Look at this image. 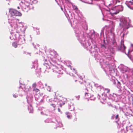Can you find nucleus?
Here are the masks:
<instances>
[{
  "mask_svg": "<svg viewBox=\"0 0 133 133\" xmlns=\"http://www.w3.org/2000/svg\"><path fill=\"white\" fill-rule=\"evenodd\" d=\"M9 12L11 15L8 17V21L11 26L16 27L17 24H19L18 23H23L19 22V20L16 19L15 17V16H20L21 15V14L20 12L15 9H11L9 10Z\"/></svg>",
  "mask_w": 133,
  "mask_h": 133,
  "instance_id": "obj_1",
  "label": "nucleus"
},
{
  "mask_svg": "<svg viewBox=\"0 0 133 133\" xmlns=\"http://www.w3.org/2000/svg\"><path fill=\"white\" fill-rule=\"evenodd\" d=\"M19 24H17L16 27L11 26L14 28L13 29H12L10 32L11 35L10 36V38L11 39H17V36H18L19 34H23L26 28L24 26L23 23H19Z\"/></svg>",
  "mask_w": 133,
  "mask_h": 133,
  "instance_id": "obj_2",
  "label": "nucleus"
},
{
  "mask_svg": "<svg viewBox=\"0 0 133 133\" xmlns=\"http://www.w3.org/2000/svg\"><path fill=\"white\" fill-rule=\"evenodd\" d=\"M32 0H23L20 3L22 10L25 12H27L30 9L29 2Z\"/></svg>",
  "mask_w": 133,
  "mask_h": 133,
  "instance_id": "obj_3",
  "label": "nucleus"
},
{
  "mask_svg": "<svg viewBox=\"0 0 133 133\" xmlns=\"http://www.w3.org/2000/svg\"><path fill=\"white\" fill-rule=\"evenodd\" d=\"M82 26H77L75 30V32L76 36L78 37V39L79 41L84 38L83 32L82 31L81 28Z\"/></svg>",
  "mask_w": 133,
  "mask_h": 133,
  "instance_id": "obj_4",
  "label": "nucleus"
},
{
  "mask_svg": "<svg viewBox=\"0 0 133 133\" xmlns=\"http://www.w3.org/2000/svg\"><path fill=\"white\" fill-rule=\"evenodd\" d=\"M79 41L84 47L87 50H90L92 46L91 45L90 42L89 41L85 40V38L84 37L81 40H79Z\"/></svg>",
  "mask_w": 133,
  "mask_h": 133,
  "instance_id": "obj_5",
  "label": "nucleus"
},
{
  "mask_svg": "<svg viewBox=\"0 0 133 133\" xmlns=\"http://www.w3.org/2000/svg\"><path fill=\"white\" fill-rule=\"evenodd\" d=\"M19 36L17 39V44H22L24 43H25V40L24 36V33L23 34H19Z\"/></svg>",
  "mask_w": 133,
  "mask_h": 133,
  "instance_id": "obj_6",
  "label": "nucleus"
},
{
  "mask_svg": "<svg viewBox=\"0 0 133 133\" xmlns=\"http://www.w3.org/2000/svg\"><path fill=\"white\" fill-rule=\"evenodd\" d=\"M114 71L113 70H109V71H108L107 74H108V76L109 78L110 79L111 81L115 85L116 84V82L115 80V77L114 76Z\"/></svg>",
  "mask_w": 133,
  "mask_h": 133,
  "instance_id": "obj_7",
  "label": "nucleus"
},
{
  "mask_svg": "<svg viewBox=\"0 0 133 133\" xmlns=\"http://www.w3.org/2000/svg\"><path fill=\"white\" fill-rule=\"evenodd\" d=\"M116 10V12H112V14H116L118 13L119 11H121L123 10V7L122 5H118L117 6H116L115 8H114L112 10V11Z\"/></svg>",
  "mask_w": 133,
  "mask_h": 133,
  "instance_id": "obj_8",
  "label": "nucleus"
},
{
  "mask_svg": "<svg viewBox=\"0 0 133 133\" xmlns=\"http://www.w3.org/2000/svg\"><path fill=\"white\" fill-rule=\"evenodd\" d=\"M120 24H122V26L126 29H128L130 26V24L128 23L127 20L124 19L122 20Z\"/></svg>",
  "mask_w": 133,
  "mask_h": 133,
  "instance_id": "obj_9",
  "label": "nucleus"
},
{
  "mask_svg": "<svg viewBox=\"0 0 133 133\" xmlns=\"http://www.w3.org/2000/svg\"><path fill=\"white\" fill-rule=\"evenodd\" d=\"M27 99V101L28 103L29 104H30L32 102V100L31 98H29V97H26ZM28 109L29 111V113H32L33 111V109L31 105L30 104L29 106H28Z\"/></svg>",
  "mask_w": 133,
  "mask_h": 133,
  "instance_id": "obj_10",
  "label": "nucleus"
},
{
  "mask_svg": "<svg viewBox=\"0 0 133 133\" xmlns=\"http://www.w3.org/2000/svg\"><path fill=\"white\" fill-rule=\"evenodd\" d=\"M53 66L54 68L52 69L53 70V72H56L58 74H63V70L62 69H59L56 66Z\"/></svg>",
  "mask_w": 133,
  "mask_h": 133,
  "instance_id": "obj_11",
  "label": "nucleus"
},
{
  "mask_svg": "<svg viewBox=\"0 0 133 133\" xmlns=\"http://www.w3.org/2000/svg\"><path fill=\"white\" fill-rule=\"evenodd\" d=\"M51 65V66H50V65H49V64L48 63H46L45 62V63L43 65V68H52L53 65H54V64H53V63H54V61L51 60V61H49Z\"/></svg>",
  "mask_w": 133,
  "mask_h": 133,
  "instance_id": "obj_12",
  "label": "nucleus"
},
{
  "mask_svg": "<svg viewBox=\"0 0 133 133\" xmlns=\"http://www.w3.org/2000/svg\"><path fill=\"white\" fill-rule=\"evenodd\" d=\"M121 71L123 73L128 71L129 70V69L127 66L121 65L120 68Z\"/></svg>",
  "mask_w": 133,
  "mask_h": 133,
  "instance_id": "obj_13",
  "label": "nucleus"
},
{
  "mask_svg": "<svg viewBox=\"0 0 133 133\" xmlns=\"http://www.w3.org/2000/svg\"><path fill=\"white\" fill-rule=\"evenodd\" d=\"M98 50V48L96 46L94 45L93 47L92 46L90 49V51H91L92 52H95V55L97 54V51Z\"/></svg>",
  "mask_w": 133,
  "mask_h": 133,
  "instance_id": "obj_14",
  "label": "nucleus"
},
{
  "mask_svg": "<svg viewBox=\"0 0 133 133\" xmlns=\"http://www.w3.org/2000/svg\"><path fill=\"white\" fill-rule=\"evenodd\" d=\"M125 3L129 8L131 9H133V2L132 1H126Z\"/></svg>",
  "mask_w": 133,
  "mask_h": 133,
  "instance_id": "obj_15",
  "label": "nucleus"
},
{
  "mask_svg": "<svg viewBox=\"0 0 133 133\" xmlns=\"http://www.w3.org/2000/svg\"><path fill=\"white\" fill-rule=\"evenodd\" d=\"M124 34L123 33L122 36V38H123L122 39L121 41V42L120 45V48L121 49H123L124 50L126 48V47L124 46V41L123 40V39H124Z\"/></svg>",
  "mask_w": 133,
  "mask_h": 133,
  "instance_id": "obj_16",
  "label": "nucleus"
},
{
  "mask_svg": "<svg viewBox=\"0 0 133 133\" xmlns=\"http://www.w3.org/2000/svg\"><path fill=\"white\" fill-rule=\"evenodd\" d=\"M98 36V34H95L94 32L91 35V36L90 37V38L91 40H94Z\"/></svg>",
  "mask_w": 133,
  "mask_h": 133,
  "instance_id": "obj_17",
  "label": "nucleus"
},
{
  "mask_svg": "<svg viewBox=\"0 0 133 133\" xmlns=\"http://www.w3.org/2000/svg\"><path fill=\"white\" fill-rule=\"evenodd\" d=\"M69 109L71 111H72L74 109V107L73 104L71 103H70V104H69Z\"/></svg>",
  "mask_w": 133,
  "mask_h": 133,
  "instance_id": "obj_18",
  "label": "nucleus"
},
{
  "mask_svg": "<svg viewBox=\"0 0 133 133\" xmlns=\"http://www.w3.org/2000/svg\"><path fill=\"white\" fill-rule=\"evenodd\" d=\"M95 85L97 88V89L98 90L102 91L104 90V88L101 86H98V84H95Z\"/></svg>",
  "mask_w": 133,
  "mask_h": 133,
  "instance_id": "obj_19",
  "label": "nucleus"
},
{
  "mask_svg": "<svg viewBox=\"0 0 133 133\" xmlns=\"http://www.w3.org/2000/svg\"><path fill=\"white\" fill-rule=\"evenodd\" d=\"M25 91H28L31 90V88L29 85H26L25 87Z\"/></svg>",
  "mask_w": 133,
  "mask_h": 133,
  "instance_id": "obj_20",
  "label": "nucleus"
},
{
  "mask_svg": "<svg viewBox=\"0 0 133 133\" xmlns=\"http://www.w3.org/2000/svg\"><path fill=\"white\" fill-rule=\"evenodd\" d=\"M56 124V126L57 127H61L62 126V124L61 122L60 121H56V122L55 123Z\"/></svg>",
  "mask_w": 133,
  "mask_h": 133,
  "instance_id": "obj_21",
  "label": "nucleus"
},
{
  "mask_svg": "<svg viewBox=\"0 0 133 133\" xmlns=\"http://www.w3.org/2000/svg\"><path fill=\"white\" fill-rule=\"evenodd\" d=\"M82 2L89 4H91L92 0H80Z\"/></svg>",
  "mask_w": 133,
  "mask_h": 133,
  "instance_id": "obj_22",
  "label": "nucleus"
},
{
  "mask_svg": "<svg viewBox=\"0 0 133 133\" xmlns=\"http://www.w3.org/2000/svg\"><path fill=\"white\" fill-rule=\"evenodd\" d=\"M112 45L115 47H116L117 46V43L114 37H113V41L112 42Z\"/></svg>",
  "mask_w": 133,
  "mask_h": 133,
  "instance_id": "obj_23",
  "label": "nucleus"
},
{
  "mask_svg": "<svg viewBox=\"0 0 133 133\" xmlns=\"http://www.w3.org/2000/svg\"><path fill=\"white\" fill-rule=\"evenodd\" d=\"M66 115H67V117L69 119L71 118L72 116L68 112H66L65 113Z\"/></svg>",
  "mask_w": 133,
  "mask_h": 133,
  "instance_id": "obj_24",
  "label": "nucleus"
},
{
  "mask_svg": "<svg viewBox=\"0 0 133 133\" xmlns=\"http://www.w3.org/2000/svg\"><path fill=\"white\" fill-rule=\"evenodd\" d=\"M54 102L55 103H56V101H52V103H50V104L53 107H54V110H55V107L56 106L55 104V103H54Z\"/></svg>",
  "mask_w": 133,
  "mask_h": 133,
  "instance_id": "obj_25",
  "label": "nucleus"
},
{
  "mask_svg": "<svg viewBox=\"0 0 133 133\" xmlns=\"http://www.w3.org/2000/svg\"><path fill=\"white\" fill-rule=\"evenodd\" d=\"M33 66L34 68L35 67H37L38 66L37 61H35L34 62H33Z\"/></svg>",
  "mask_w": 133,
  "mask_h": 133,
  "instance_id": "obj_26",
  "label": "nucleus"
},
{
  "mask_svg": "<svg viewBox=\"0 0 133 133\" xmlns=\"http://www.w3.org/2000/svg\"><path fill=\"white\" fill-rule=\"evenodd\" d=\"M90 94L88 93L85 92V95L86 98H89L90 97Z\"/></svg>",
  "mask_w": 133,
  "mask_h": 133,
  "instance_id": "obj_27",
  "label": "nucleus"
},
{
  "mask_svg": "<svg viewBox=\"0 0 133 133\" xmlns=\"http://www.w3.org/2000/svg\"><path fill=\"white\" fill-rule=\"evenodd\" d=\"M103 90L105 92H106L107 93H108L110 91V90L107 88H104Z\"/></svg>",
  "mask_w": 133,
  "mask_h": 133,
  "instance_id": "obj_28",
  "label": "nucleus"
},
{
  "mask_svg": "<svg viewBox=\"0 0 133 133\" xmlns=\"http://www.w3.org/2000/svg\"><path fill=\"white\" fill-rule=\"evenodd\" d=\"M12 45L15 48H16L17 47V44L15 42H13L12 43Z\"/></svg>",
  "mask_w": 133,
  "mask_h": 133,
  "instance_id": "obj_29",
  "label": "nucleus"
},
{
  "mask_svg": "<svg viewBox=\"0 0 133 133\" xmlns=\"http://www.w3.org/2000/svg\"><path fill=\"white\" fill-rule=\"evenodd\" d=\"M101 48L104 49H106V46H105V45H104V44H102L101 45Z\"/></svg>",
  "mask_w": 133,
  "mask_h": 133,
  "instance_id": "obj_30",
  "label": "nucleus"
},
{
  "mask_svg": "<svg viewBox=\"0 0 133 133\" xmlns=\"http://www.w3.org/2000/svg\"><path fill=\"white\" fill-rule=\"evenodd\" d=\"M33 90L34 91H35L36 92H38L39 91V90L37 88H35L33 89Z\"/></svg>",
  "mask_w": 133,
  "mask_h": 133,
  "instance_id": "obj_31",
  "label": "nucleus"
},
{
  "mask_svg": "<svg viewBox=\"0 0 133 133\" xmlns=\"http://www.w3.org/2000/svg\"><path fill=\"white\" fill-rule=\"evenodd\" d=\"M72 6L73 9L75 10H77V8L76 6L75 5H72Z\"/></svg>",
  "mask_w": 133,
  "mask_h": 133,
  "instance_id": "obj_32",
  "label": "nucleus"
},
{
  "mask_svg": "<svg viewBox=\"0 0 133 133\" xmlns=\"http://www.w3.org/2000/svg\"><path fill=\"white\" fill-rule=\"evenodd\" d=\"M89 98L90 100H94L95 99V97H94L93 96L90 97Z\"/></svg>",
  "mask_w": 133,
  "mask_h": 133,
  "instance_id": "obj_33",
  "label": "nucleus"
},
{
  "mask_svg": "<svg viewBox=\"0 0 133 133\" xmlns=\"http://www.w3.org/2000/svg\"><path fill=\"white\" fill-rule=\"evenodd\" d=\"M36 84L35 83H33L32 85V87L33 88H36Z\"/></svg>",
  "mask_w": 133,
  "mask_h": 133,
  "instance_id": "obj_34",
  "label": "nucleus"
},
{
  "mask_svg": "<svg viewBox=\"0 0 133 133\" xmlns=\"http://www.w3.org/2000/svg\"><path fill=\"white\" fill-rule=\"evenodd\" d=\"M104 30V29L103 28L101 30V36L103 35V30Z\"/></svg>",
  "mask_w": 133,
  "mask_h": 133,
  "instance_id": "obj_35",
  "label": "nucleus"
},
{
  "mask_svg": "<svg viewBox=\"0 0 133 133\" xmlns=\"http://www.w3.org/2000/svg\"><path fill=\"white\" fill-rule=\"evenodd\" d=\"M117 96V94H113L112 97H113V98H115V97H116Z\"/></svg>",
  "mask_w": 133,
  "mask_h": 133,
  "instance_id": "obj_36",
  "label": "nucleus"
},
{
  "mask_svg": "<svg viewBox=\"0 0 133 133\" xmlns=\"http://www.w3.org/2000/svg\"><path fill=\"white\" fill-rule=\"evenodd\" d=\"M32 2L34 3H37V0H32Z\"/></svg>",
  "mask_w": 133,
  "mask_h": 133,
  "instance_id": "obj_37",
  "label": "nucleus"
},
{
  "mask_svg": "<svg viewBox=\"0 0 133 133\" xmlns=\"http://www.w3.org/2000/svg\"><path fill=\"white\" fill-rule=\"evenodd\" d=\"M116 86L118 88H119L121 86V84H117V85Z\"/></svg>",
  "mask_w": 133,
  "mask_h": 133,
  "instance_id": "obj_38",
  "label": "nucleus"
},
{
  "mask_svg": "<svg viewBox=\"0 0 133 133\" xmlns=\"http://www.w3.org/2000/svg\"><path fill=\"white\" fill-rule=\"evenodd\" d=\"M112 95L110 94L109 95V96L110 98H111L112 99H115V98H113V97H112Z\"/></svg>",
  "mask_w": 133,
  "mask_h": 133,
  "instance_id": "obj_39",
  "label": "nucleus"
},
{
  "mask_svg": "<svg viewBox=\"0 0 133 133\" xmlns=\"http://www.w3.org/2000/svg\"><path fill=\"white\" fill-rule=\"evenodd\" d=\"M41 113L42 114V115H46V114L44 112V111H42L41 112Z\"/></svg>",
  "mask_w": 133,
  "mask_h": 133,
  "instance_id": "obj_40",
  "label": "nucleus"
},
{
  "mask_svg": "<svg viewBox=\"0 0 133 133\" xmlns=\"http://www.w3.org/2000/svg\"><path fill=\"white\" fill-rule=\"evenodd\" d=\"M51 88H50L49 87H48L47 88V90L49 91H50Z\"/></svg>",
  "mask_w": 133,
  "mask_h": 133,
  "instance_id": "obj_41",
  "label": "nucleus"
},
{
  "mask_svg": "<svg viewBox=\"0 0 133 133\" xmlns=\"http://www.w3.org/2000/svg\"><path fill=\"white\" fill-rule=\"evenodd\" d=\"M132 50H132L129 49L128 50V53H130L132 51Z\"/></svg>",
  "mask_w": 133,
  "mask_h": 133,
  "instance_id": "obj_42",
  "label": "nucleus"
},
{
  "mask_svg": "<svg viewBox=\"0 0 133 133\" xmlns=\"http://www.w3.org/2000/svg\"><path fill=\"white\" fill-rule=\"evenodd\" d=\"M13 97L15 98H16V97L17 96L15 94H13Z\"/></svg>",
  "mask_w": 133,
  "mask_h": 133,
  "instance_id": "obj_43",
  "label": "nucleus"
},
{
  "mask_svg": "<svg viewBox=\"0 0 133 133\" xmlns=\"http://www.w3.org/2000/svg\"><path fill=\"white\" fill-rule=\"evenodd\" d=\"M58 112H60L61 113H62V112H61V110H60V109H59V108H58Z\"/></svg>",
  "mask_w": 133,
  "mask_h": 133,
  "instance_id": "obj_44",
  "label": "nucleus"
},
{
  "mask_svg": "<svg viewBox=\"0 0 133 133\" xmlns=\"http://www.w3.org/2000/svg\"><path fill=\"white\" fill-rule=\"evenodd\" d=\"M77 99V100H79V96H76V97Z\"/></svg>",
  "mask_w": 133,
  "mask_h": 133,
  "instance_id": "obj_45",
  "label": "nucleus"
},
{
  "mask_svg": "<svg viewBox=\"0 0 133 133\" xmlns=\"http://www.w3.org/2000/svg\"><path fill=\"white\" fill-rule=\"evenodd\" d=\"M120 2V1L119 0H117L116 1V3H119Z\"/></svg>",
  "mask_w": 133,
  "mask_h": 133,
  "instance_id": "obj_46",
  "label": "nucleus"
},
{
  "mask_svg": "<svg viewBox=\"0 0 133 133\" xmlns=\"http://www.w3.org/2000/svg\"><path fill=\"white\" fill-rule=\"evenodd\" d=\"M118 115H117L116 116V119H117V118H118Z\"/></svg>",
  "mask_w": 133,
  "mask_h": 133,
  "instance_id": "obj_47",
  "label": "nucleus"
},
{
  "mask_svg": "<svg viewBox=\"0 0 133 133\" xmlns=\"http://www.w3.org/2000/svg\"><path fill=\"white\" fill-rule=\"evenodd\" d=\"M100 98H101V99H102V97H101L100 96H99V99H101Z\"/></svg>",
  "mask_w": 133,
  "mask_h": 133,
  "instance_id": "obj_48",
  "label": "nucleus"
},
{
  "mask_svg": "<svg viewBox=\"0 0 133 133\" xmlns=\"http://www.w3.org/2000/svg\"><path fill=\"white\" fill-rule=\"evenodd\" d=\"M73 69L74 70V71H75L74 72H75V74H76V71H75V69H74V68H73Z\"/></svg>",
  "mask_w": 133,
  "mask_h": 133,
  "instance_id": "obj_49",
  "label": "nucleus"
},
{
  "mask_svg": "<svg viewBox=\"0 0 133 133\" xmlns=\"http://www.w3.org/2000/svg\"><path fill=\"white\" fill-rule=\"evenodd\" d=\"M84 29L86 30H87V26H86V28L85 29Z\"/></svg>",
  "mask_w": 133,
  "mask_h": 133,
  "instance_id": "obj_50",
  "label": "nucleus"
},
{
  "mask_svg": "<svg viewBox=\"0 0 133 133\" xmlns=\"http://www.w3.org/2000/svg\"><path fill=\"white\" fill-rule=\"evenodd\" d=\"M62 104H60V105H60V106L61 107H62Z\"/></svg>",
  "mask_w": 133,
  "mask_h": 133,
  "instance_id": "obj_51",
  "label": "nucleus"
},
{
  "mask_svg": "<svg viewBox=\"0 0 133 133\" xmlns=\"http://www.w3.org/2000/svg\"><path fill=\"white\" fill-rule=\"evenodd\" d=\"M131 48H133V45H131Z\"/></svg>",
  "mask_w": 133,
  "mask_h": 133,
  "instance_id": "obj_52",
  "label": "nucleus"
},
{
  "mask_svg": "<svg viewBox=\"0 0 133 133\" xmlns=\"http://www.w3.org/2000/svg\"><path fill=\"white\" fill-rule=\"evenodd\" d=\"M117 84L120 83L117 80Z\"/></svg>",
  "mask_w": 133,
  "mask_h": 133,
  "instance_id": "obj_53",
  "label": "nucleus"
},
{
  "mask_svg": "<svg viewBox=\"0 0 133 133\" xmlns=\"http://www.w3.org/2000/svg\"><path fill=\"white\" fill-rule=\"evenodd\" d=\"M79 78L81 79H82V78L81 76H80V77H79Z\"/></svg>",
  "mask_w": 133,
  "mask_h": 133,
  "instance_id": "obj_54",
  "label": "nucleus"
},
{
  "mask_svg": "<svg viewBox=\"0 0 133 133\" xmlns=\"http://www.w3.org/2000/svg\"><path fill=\"white\" fill-rule=\"evenodd\" d=\"M98 6H99V9H101V8H100V6L99 5H98Z\"/></svg>",
  "mask_w": 133,
  "mask_h": 133,
  "instance_id": "obj_55",
  "label": "nucleus"
},
{
  "mask_svg": "<svg viewBox=\"0 0 133 133\" xmlns=\"http://www.w3.org/2000/svg\"><path fill=\"white\" fill-rule=\"evenodd\" d=\"M17 8L18 9H19V8H20L19 7V6H18Z\"/></svg>",
  "mask_w": 133,
  "mask_h": 133,
  "instance_id": "obj_56",
  "label": "nucleus"
},
{
  "mask_svg": "<svg viewBox=\"0 0 133 133\" xmlns=\"http://www.w3.org/2000/svg\"><path fill=\"white\" fill-rule=\"evenodd\" d=\"M128 57L130 59H131V57L130 56H128Z\"/></svg>",
  "mask_w": 133,
  "mask_h": 133,
  "instance_id": "obj_57",
  "label": "nucleus"
},
{
  "mask_svg": "<svg viewBox=\"0 0 133 133\" xmlns=\"http://www.w3.org/2000/svg\"><path fill=\"white\" fill-rule=\"evenodd\" d=\"M61 10H63V9H62V7H61Z\"/></svg>",
  "mask_w": 133,
  "mask_h": 133,
  "instance_id": "obj_58",
  "label": "nucleus"
},
{
  "mask_svg": "<svg viewBox=\"0 0 133 133\" xmlns=\"http://www.w3.org/2000/svg\"><path fill=\"white\" fill-rule=\"evenodd\" d=\"M42 101H43V100H41V101L40 102H42Z\"/></svg>",
  "mask_w": 133,
  "mask_h": 133,
  "instance_id": "obj_59",
  "label": "nucleus"
},
{
  "mask_svg": "<svg viewBox=\"0 0 133 133\" xmlns=\"http://www.w3.org/2000/svg\"><path fill=\"white\" fill-rule=\"evenodd\" d=\"M30 37L31 38V35H30Z\"/></svg>",
  "mask_w": 133,
  "mask_h": 133,
  "instance_id": "obj_60",
  "label": "nucleus"
},
{
  "mask_svg": "<svg viewBox=\"0 0 133 133\" xmlns=\"http://www.w3.org/2000/svg\"><path fill=\"white\" fill-rule=\"evenodd\" d=\"M65 104V103H63V104Z\"/></svg>",
  "mask_w": 133,
  "mask_h": 133,
  "instance_id": "obj_61",
  "label": "nucleus"
},
{
  "mask_svg": "<svg viewBox=\"0 0 133 133\" xmlns=\"http://www.w3.org/2000/svg\"><path fill=\"white\" fill-rule=\"evenodd\" d=\"M110 57L109 56V57H108V56H107V57Z\"/></svg>",
  "mask_w": 133,
  "mask_h": 133,
  "instance_id": "obj_62",
  "label": "nucleus"
},
{
  "mask_svg": "<svg viewBox=\"0 0 133 133\" xmlns=\"http://www.w3.org/2000/svg\"><path fill=\"white\" fill-rule=\"evenodd\" d=\"M49 101H50V99H49Z\"/></svg>",
  "mask_w": 133,
  "mask_h": 133,
  "instance_id": "obj_63",
  "label": "nucleus"
},
{
  "mask_svg": "<svg viewBox=\"0 0 133 133\" xmlns=\"http://www.w3.org/2000/svg\"><path fill=\"white\" fill-rule=\"evenodd\" d=\"M70 69H71V70H72V68H71V67L70 68Z\"/></svg>",
  "mask_w": 133,
  "mask_h": 133,
  "instance_id": "obj_64",
  "label": "nucleus"
}]
</instances>
